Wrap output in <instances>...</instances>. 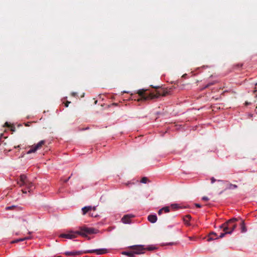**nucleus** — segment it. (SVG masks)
<instances>
[{"label": "nucleus", "instance_id": "f257e3e1", "mask_svg": "<svg viewBox=\"0 0 257 257\" xmlns=\"http://www.w3.org/2000/svg\"><path fill=\"white\" fill-rule=\"evenodd\" d=\"M239 219V218H232L220 225L219 227L223 228L224 232L220 233L219 237L221 238L226 234L232 233L236 227V221Z\"/></svg>", "mask_w": 257, "mask_h": 257}, {"label": "nucleus", "instance_id": "f03ea898", "mask_svg": "<svg viewBox=\"0 0 257 257\" xmlns=\"http://www.w3.org/2000/svg\"><path fill=\"white\" fill-rule=\"evenodd\" d=\"M108 252V250L106 248H100L96 249L87 250L85 251H66L64 254L67 256L70 255H79L83 253H95L96 254H103Z\"/></svg>", "mask_w": 257, "mask_h": 257}, {"label": "nucleus", "instance_id": "7ed1b4c3", "mask_svg": "<svg viewBox=\"0 0 257 257\" xmlns=\"http://www.w3.org/2000/svg\"><path fill=\"white\" fill-rule=\"evenodd\" d=\"M79 230H77V235L84 237H87L88 235L96 234L98 232V230L92 228L88 227L85 225L79 227Z\"/></svg>", "mask_w": 257, "mask_h": 257}, {"label": "nucleus", "instance_id": "20e7f679", "mask_svg": "<svg viewBox=\"0 0 257 257\" xmlns=\"http://www.w3.org/2000/svg\"><path fill=\"white\" fill-rule=\"evenodd\" d=\"M17 183L20 187L25 186L29 190V192H30L33 190L34 186V184L29 181L26 175L24 174H22L20 176V179Z\"/></svg>", "mask_w": 257, "mask_h": 257}, {"label": "nucleus", "instance_id": "39448f33", "mask_svg": "<svg viewBox=\"0 0 257 257\" xmlns=\"http://www.w3.org/2000/svg\"><path fill=\"white\" fill-rule=\"evenodd\" d=\"M202 207H203V206L199 203H192L188 205H180L179 204L174 203L172 204L170 206H166L162 207L161 209H170V207L171 209H186L187 208L192 209L194 207L201 208Z\"/></svg>", "mask_w": 257, "mask_h": 257}, {"label": "nucleus", "instance_id": "423d86ee", "mask_svg": "<svg viewBox=\"0 0 257 257\" xmlns=\"http://www.w3.org/2000/svg\"><path fill=\"white\" fill-rule=\"evenodd\" d=\"M170 91L167 88H161L155 92L149 93V97L153 99L159 97L160 96H165L169 94Z\"/></svg>", "mask_w": 257, "mask_h": 257}, {"label": "nucleus", "instance_id": "0eeeda50", "mask_svg": "<svg viewBox=\"0 0 257 257\" xmlns=\"http://www.w3.org/2000/svg\"><path fill=\"white\" fill-rule=\"evenodd\" d=\"M170 91L167 88H161L155 92L149 93V97L153 99L159 97L160 96H165L169 94Z\"/></svg>", "mask_w": 257, "mask_h": 257}, {"label": "nucleus", "instance_id": "6e6552de", "mask_svg": "<svg viewBox=\"0 0 257 257\" xmlns=\"http://www.w3.org/2000/svg\"><path fill=\"white\" fill-rule=\"evenodd\" d=\"M130 248L133 249L134 254H140L145 252L146 249L144 245H135L130 246Z\"/></svg>", "mask_w": 257, "mask_h": 257}, {"label": "nucleus", "instance_id": "1a4fd4ad", "mask_svg": "<svg viewBox=\"0 0 257 257\" xmlns=\"http://www.w3.org/2000/svg\"><path fill=\"white\" fill-rule=\"evenodd\" d=\"M78 236L77 231L70 230L65 233H61L59 235V237L69 239L75 238Z\"/></svg>", "mask_w": 257, "mask_h": 257}, {"label": "nucleus", "instance_id": "9d476101", "mask_svg": "<svg viewBox=\"0 0 257 257\" xmlns=\"http://www.w3.org/2000/svg\"><path fill=\"white\" fill-rule=\"evenodd\" d=\"M45 144L44 140L41 141L37 145L32 146L31 149L28 151L27 154L35 153L37 150L40 149Z\"/></svg>", "mask_w": 257, "mask_h": 257}, {"label": "nucleus", "instance_id": "9b49d317", "mask_svg": "<svg viewBox=\"0 0 257 257\" xmlns=\"http://www.w3.org/2000/svg\"><path fill=\"white\" fill-rule=\"evenodd\" d=\"M146 89H140L138 90L137 93L139 95V96L141 97L140 99H138V101H139L141 100H147L152 99V98H148L149 97V94H146Z\"/></svg>", "mask_w": 257, "mask_h": 257}, {"label": "nucleus", "instance_id": "f8f14e48", "mask_svg": "<svg viewBox=\"0 0 257 257\" xmlns=\"http://www.w3.org/2000/svg\"><path fill=\"white\" fill-rule=\"evenodd\" d=\"M211 184H212V187L215 189L216 188H218L219 189L222 188L223 185V182L221 180H216L213 177L211 179Z\"/></svg>", "mask_w": 257, "mask_h": 257}, {"label": "nucleus", "instance_id": "ddd939ff", "mask_svg": "<svg viewBox=\"0 0 257 257\" xmlns=\"http://www.w3.org/2000/svg\"><path fill=\"white\" fill-rule=\"evenodd\" d=\"M134 216H135L132 214L125 215L122 218L121 221L124 223H129L131 222V219L134 217Z\"/></svg>", "mask_w": 257, "mask_h": 257}, {"label": "nucleus", "instance_id": "4468645a", "mask_svg": "<svg viewBox=\"0 0 257 257\" xmlns=\"http://www.w3.org/2000/svg\"><path fill=\"white\" fill-rule=\"evenodd\" d=\"M94 211L95 210H82V214L85 215L88 213L90 216L92 217H96L97 216V214L93 213Z\"/></svg>", "mask_w": 257, "mask_h": 257}, {"label": "nucleus", "instance_id": "2eb2a0df", "mask_svg": "<svg viewBox=\"0 0 257 257\" xmlns=\"http://www.w3.org/2000/svg\"><path fill=\"white\" fill-rule=\"evenodd\" d=\"M148 220L151 223H155L157 221V217L155 214H150L148 217Z\"/></svg>", "mask_w": 257, "mask_h": 257}, {"label": "nucleus", "instance_id": "dca6fc26", "mask_svg": "<svg viewBox=\"0 0 257 257\" xmlns=\"http://www.w3.org/2000/svg\"><path fill=\"white\" fill-rule=\"evenodd\" d=\"M191 218V216L190 215H187L183 218L184 222L186 225H190L189 221H190Z\"/></svg>", "mask_w": 257, "mask_h": 257}, {"label": "nucleus", "instance_id": "f3484780", "mask_svg": "<svg viewBox=\"0 0 257 257\" xmlns=\"http://www.w3.org/2000/svg\"><path fill=\"white\" fill-rule=\"evenodd\" d=\"M240 229L241 232H245L246 231V228L245 225L244 221L243 220H240Z\"/></svg>", "mask_w": 257, "mask_h": 257}, {"label": "nucleus", "instance_id": "a211bd4d", "mask_svg": "<svg viewBox=\"0 0 257 257\" xmlns=\"http://www.w3.org/2000/svg\"><path fill=\"white\" fill-rule=\"evenodd\" d=\"M122 254L123 255H127L129 257H135V255L133 250L129 251H123V252H122Z\"/></svg>", "mask_w": 257, "mask_h": 257}, {"label": "nucleus", "instance_id": "6ab92c4d", "mask_svg": "<svg viewBox=\"0 0 257 257\" xmlns=\"http://www.w3.org/2000/svg\"><path fill=\"white\" fill-rule=\"evenodd\" d=\"M4 126H7L8 127H10V129H11V131H12V132H15V130H16L15 126L14 125H12V124H9L8 122H6L5 123Z\"/></svg>", "mask_w": 257, "mask_h": 257}, {"label": "nucleus", "instance_id": "aec40b11", "mask_svg": "<svg viewBox=\"0 0 257 257\" xmlns=\"http://www.w3.org/2000/svg\"><path fill=\"white\" fill-rule=\"evenodd\" d=\"M218 238V237L216 234L215 233H214L213 232H210V238H209L210 240H212V239H216Z\"/></svg>", "mask_w": 257, "mask_h": 257}, {"label": "nucleus", "instance_id": "412c9836", "mask_svg": "<svg viewBox=\"0 0 257 257\" xmlns=\"http://www.w3.org/2000/svg\"><path fill=\"white\" fill-rule=\"evenodd\" d=\"M220 87H219L218 86L217 87H214L213 88H210V90H211V92H215V91H219L220 90Z\"/></svg>", "mask_w": 257, "mask_h": 257}, {"label": "nucleus", "instance_id": "4be33fe9", "mask_svg": "<svg viewBox=\"0 0 257 257\" xmlns=\"http://www.w3.org/2000/svg\"><path fill=\"white\" fill-rule=\"evenodd\" d=\"M170 210H159L158 215H161L162 213H167L170 212Z\"/></svg>", "mask_w": 257, "mask_h": 257}, {"label": "nucleus", "instance_id": "5701e85b", "mask_svg": "<svg viewBox=\"0 0 257 257\" xmlns=\"http://www.w3.org/2000/svg\"><path fill=\"white\" fill-rule=\"evenodd\" d=\"M24 241V238H19V239H15L14 240H13L11 241V243H17V242H19L20 241Z\"/></svg>", "mask_w": 257, "mask_h": 257}, {"label": "nucleus", "instance_id": "b1692460", "mask_svg": "<svg viewBox=\"0 0 257 257\" xmlns=\"http://www.w3.org/2000/svg\"><path fill=\"white\" fill-rule=\"evenodd\" d=\"M148 181V178H147L146 177H143L141 180V182L142 183H147Z\"/></svg>", "mask_w": 257, "mask_h": 257}, {"label": "nucleus", "instance_id": "393cba45", "mask_svg": "<svg viewBox=\"0 0 257 257\" xmlns=\"http://www.w3.org/2000/svg\"><path fill=\"white\" fill-rule=\"evenodd\" d=\"M145 248L146 249V250H153L156 248L154 246H149V247H145Z\"/></svg>", "mask_w": 257, "mask_h": 257}, {"label": "nucleus", "instance_id": "a878e982", "mask_svg": "<svg viewBox=\"0 0 257 257\" xmlns=\"http://www.w3.org/2000/svg\"><path fill=\"white\" fill-rule=\"evenodd\" d=\"M81 209H95V207H92L91 206H86L82 207Z\"/></svg>", "mask_w": 257, "mask_h": 257}, {"label": "nucleus", "instance_id": "bb28decb", "mask_svg": "<svg viewBox=\"0 0 257 257\" xmlns=\"http://www.w3.org/2000/svg\"><path fill=\"white\" fill-rule=\"evenodd\" d=\"M236 188H237V186L236 185H232V184L230 185L229 189H235Z\"/></svg>", "mask_w": 257, "mask_h": 257}, {"label": "nucleus", "instance_id": "cd10ccee", "mask_svg": "<svg viewBox=\"0 0 257 257\" xmlns=\"http://www.w3.org/2000/svg\"><path fill=\"white\" fill-rule=\"evenodd\" d=\"M219 96H220V95H216L215 96H212V99H214L215 100H217L218 99Z\"/></svg>", "mask_w": 257, "mask_h": 257}, {"label": "nucleus", "instance_id": "c85d7f7f", "mask_svg": "<svg viewBox=\"0 0 257 257\" xmlns=\"http://www.w3.org/2000/svg\"><path fill=\"white\" fill-rule=\"evenodd\" d=\"M32 238V237L31 236L24 237V240L31 239Z\"/></svg>", "mask_w": 257, "mask_h": 257}, {"label": "nucleus", "instance_id": "c756f323", "mask_svg": "<svg viewBox=\"0 0 257 257\" xmlns=\"http://www.w3.org/2000/svg\"><path fill=\"white\" fill-rule=\"evenodd\" d=\"M69 103H70V102L68 101H67L65 103V106L66 107H68Z\"/></svg>", "mask_w": 257, "mask_h": 257}, {"label": "nucleus", "instance_id": "7c9ffc66", "mask_svg": "<svg viewBox=\"0 0 257 257\" xmlns=\"http://www.w3.org/2000/svg\"><path fill=\"white\" fill-rule=\"evenodd\" d=\"M217 81V80H215V81H213V82H211V80H210V83H209L210 86H211V85L214 84Z\"/></svg>", "mask_w": 257, "mask_h": 257}, {"label": "nucleus", "instance_id": "2f4dec72", "mask_svg": "<svg viewBox=\"0 0 257 257\" xmlns=\"http://www.w3.org/2000/svg\"><path fill=\"white\" fill-rule=\"evenodd\" d=\"M14 207L13 206H7L6 207L5 209H13Z\"/></svg>", "mask_w": 257, "mask_h": 257}, {"label": "nucleus", "instance_id": "473e14b6", "mask_svg": "<svg viewBox=\"0 0 257 257\" xmlns=\"http://www.w3.org/2000/svg\"><path fill=\"white\" fill-rule=\"evenodd\" d=\"M71 95L73 96H76L77 95V93H76V92H72Z\"/></svg>", "mask_w": 257, "mask_h": 257}, {"label": "nucleus", "instance_id": "72a5a7b5", "mask_svg": "<svg viewBox=\"0 0 257 257\" xmlns=\"http://www.w3.org/2000/svg\"><path fill=\"white\" fill-rule=\"evenodd\" d=\"M202 199H203V200H208V197H203L202 198Z\"/></svg>", "mask_w": 257, "mask_h": 257}, {"label": "nucleus", "instance_id": "f704fd0d", "mask_svg": "<svg viewBox=\"0 0 257 257\" xmlns=\"http://www.w3.org/2000/svg\"><path fill=\"white\" fill-rule=\"evenodd\" d=\"M70 178V177H69L68 179H66V180H64V182L66 183V182L69 180V179Z\"/></svg>", "mask_w": 257, "mask_h": 257}, {"label": "nucleus", "instance_id": "c9c22d12", "mask_svg": "<svg viewBox=\"0 0 257 257\" xmlns=\"http://www.w3.org/2000/svg\"><path fill=\"white\" fill-rule=\"evenodd\" d=\"M22 191L23 193H27V191H26L25 189H22Z\"/></svg>", "mask_w": 257, "mask_h": 257}, {"label": "nucleus", "instance_id": "e433bc0d", "mask_svg": "<svg viewBox=\"0 0 257 257\" xmlns=\"http://www.w3.org/2000/svg\"><path fill=\"white\" fill-rule=\"evenodd\" d=\"M186 76H187V74H184V75L182 76V77H183V78H185Z\"/></svg>", "mask_w": 257, "mask_h": 257}, {"label": "nucleus", "instance_id": "4c0bfd02", "mask_svg": "<svg viewBox=\"0 0 257 257\" xmlns=\"http://www.w3.org/2000/svg\"><path fill=\"white\" fill-rule=\"evenodd\" d=\"M192 238H193V237H189V239H190V240H192Z\"/></svg>", "mask_w": 257, "mask_h": 257}, {"label": "nucleus", "instance_id": "58836bf2", "mask_svg": "<svg viewBox=\"0 0 257 257\" xmlns=\"http://www.w3.org/2000/svg\"><path fill=\"white\" fill-rule=\"evenodd\" d=\"M245 104H246V105H248V104H249V103H248V102H245Z\"/></svg>", "mask_w": 257, "mask_h": 257}, {"label": "nucleus", "instance_id": "ea45409f", "mask_svg": "<svg viewBox=\"0 0 257 257\" xmlns=\"http://www.w3.org/2000/svg\"><path fill=\"white\" fill-rule=\"evenodd\" d=\"M31 233H32V232H31V231H29V232H28V234H31Z\"/></svg>", "mask_w": 257, "mask_h": 257}, {"label": "nucleus", "instance_id": "a19ab883", "mask_svg": "<svg viewBox=\"0 0 257 257\" xmlns=\"http://www.w3.org/2000/svg\"><path fill=\"white\" fill-rule=\"evenodd\" d=\"M213 207V206L210 204L209 207L210 208V207Z\"/></svg>", "mask_w": 257, "mask_h": 257}, {"label": "nucleus", "instance_id": "79ce46f5", "mask_svg": "<svg viewBox=\"0 0 257 257\" xmlns=\"http://www.w3.org/2000/svg\"><path fill=\"white\" fill-rule=\"evenodd\" d=\"M154 87L155 88H157V89L159 88V87Z\"/></svg>", "mask_w": 257, "mask_h": 257}, {"label": "nucleus", "instance_id": "37998d69", "mask_svg": "<svg viewBox=\"0 0 257 257\" xmlns=\"http://www.w3.org/2000/svg\"><path fill=\"white\" fill-rule=\"evenodd\" d=\"M20 146H18L17 147H15V148H19Z\"/></svg>", "mask_w": 257, "mask_h": 257}, {"label": "nucleus", "instance_id": "c03bdc74", "mask_svg": "<svg viewBox=\"0 0 257 257\" xmlns=\"http://www.w3.org/2000/svg\"><path fill=\"white\" fill-rule=\"evenodd\" d=\"M57 257H61V256H57Z\"/></svg>", "mask_w": 257, "mask_h": 257}]
</instances>
